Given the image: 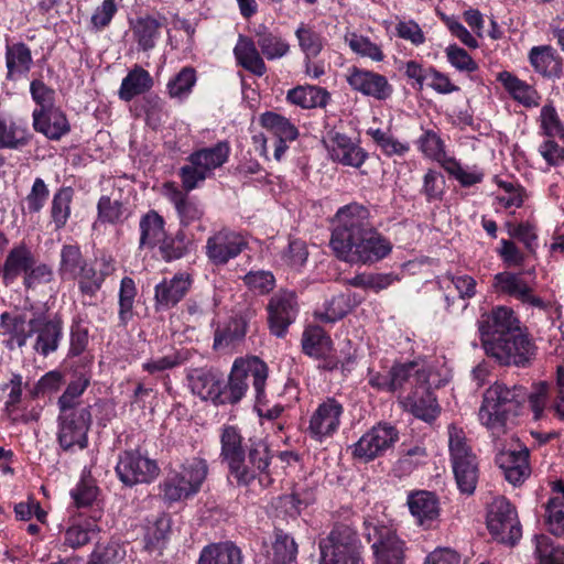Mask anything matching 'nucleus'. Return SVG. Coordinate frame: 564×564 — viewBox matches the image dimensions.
I'll return each mask as SVG.
<instances>
[{"label": "nucleus", "instance_id": "obj_16", "mask_svg": "<svg viewBox=\"0 0 564 564\" xmlns=\"http://www.w3.org/2000/svg\"><path fill=\"white\" fill-rule=\"evenodd\" d=\"M487 528L499 542L516 545L522 536V525L516 507L506 498H496L488 510Z\"/></svg>", "mask_w": 564, "mask_h": 564}, {"label": "nucleus", "instance_id": "obj_38", "mask_svg": "<svg viewBox=\"0 0 564 564\" xmlns=\"http://www.w3.org/2000/svg\"><path fill=\"white\" fill-rule=\"evenodd\" d=\"M330 100V93L315 85H299L286 93V101L302 109H324Z\"/></svg>", "mask_w": 564, "mask_h": 564}, {"label": "nucleus", "instance_id": "obj_58", "mask_svg": "<svg viewBox=\"0 0 564 564\" xmlns=\"http://www.w3.org/2000/svg\"><path fill=\"white\" fill-rule=\"evenodd\" d=\"M197 80L196 70L192 66L183 67L174 77H172L167 85V94L171 98L183 100L187 98Z\"/></svg>", "mask_w": 564, "mask_h": 564}, {"label": "nucleus", "instance_id": "obj_6", "mask_svg": "<svg viewBox=\"0 0 564 564\" xmlns=\"http://www.w3.org/2000/svg\"><path fill=\"white\" fill-rule=\"evenodd\" d=\"M318 550V564H365L356 516L350 509H345L343 519L335 520L328 534L319 539Z\"/></svg>", "mask_w": 564, "mask_h": 564}, {"label": "nucleus", "instance_id": "obj_12", "mask_svg": "<svg viewBox=\"0 0 564 564\" xmlns=\"http://www.w3.org/2000/svg\"><path fill=\"white\" fill-rule=\"evenodd\" d=\"M364 535L375 557V564H404L405 542L397 530L377 518L364 520Z\"/></svg>", "mask_w": 564, "mask_h": 564}, {"label": "nucleus", "instance_id": "obj_11", "mask_svg": "<svg viewBox=\"0 0 564 564\" xmlns=\"http://www.w3.org/2000/svg\"><path fill=\"white\" fill-rule=\"evenodd\" d=\"M449 459L462 494L473 495L479 478V463L464 430L452 423L447 427Z\"/></svg>", "mask_w": 564, "mask_h": 564}, {"label": "nucleus", "instance_id": "obj_34", "mask_svg": "<svg viewBox=\"0 0 564 564\" xmlns=\"http://www.w3.org/2000/svg\"><path fill=\"white\" fill-rule=\"evenodd\" d=\"M192 392L202 400L212 401L215 405H220L221 399V377L212 369H194L187 376Z\"/></svg>", "mask_w": 564, "mask_h": 564}, {"label": "nucleus", "instance_id": "obj_24", "mask_svg": "<svg viewBox=\"0 0 564 564\" xmlns=\"http://www.w3.org/2000/svg\"><path fill=\"white\" fill-rule=\"evenodd\" d=\"M31 326L33 327V335L36 334L33 349L39 355L47 357L58 349L64 336V322L61 315L33 317L31 318Z\"/></svg>", "mask_w": 564, "mask_h": 564}, {"label": "nucleus", "instance_id": "obj_27", "mask_svg": "<svg viewBox=\"0 0 564 564\" xmlns=\"http://www.w3.org/2000/svg\"><path fill=\"white\" fill-rule=\"evenodd\" d=\"M328 140L330 158L336 163L360 169L369 158V153L360 147L359 140L354 141L346 133L330 130Z\"/></svg>", "mask_w": 564, "mask_h": 564}, {"label": "nucleus", "instance_id": "obj_47", "mask_svg": "<svg viewBox=\"0 0 564 564\" xmlns=\"http://www.w3.org/2000/svg\"><path fill=\"white\" fill-rule=\"evenodd\" d=\"M299 545L294 538L282 529L274 530L272 553L267 564H297Z\"/></svg>", "mask_w": 564, "mask_h": 564}, {"label": "nucleus", "instance_id": "obj_1", "mask_svg": "<svg viewBox=\"0 0 564 564\" xmlns=\"http://www.w3.org/2000/svg\"><path fill=\"white\" fill-rule=\"evenodd\" d=\"M329 246L337 259L361 265L380 262L393 249L392 241L372 224L369 208L356 202L339 207L332 218Z\"/></svg>", "mask_w": 564, "mask_h": 564}, {"label": "nucleus", "instance_id": "obj_30", "mask_svg": "<svg viewBox=\"0 0 564 564\" xmlns=\"http://www.w3.org/2000/svg\"><path fill=\"white\" fill-rule=\"evenodd\" d=\"M528 61L533 70L546 79H560L563 75L564 59L551 44L532 46Z\"/></svg>", "mask_w": 564, "mask_h": 564}, {"label": "nucleus", "instance_id": "obj_54", "mask_svg": "<svg viewBox=\"0 0 564 564\" xmlns=\"http://www.w3.org/2000/svg\"><path fill=\"white\" fill-rule=\"evenodd\" d=\"M533 542L535 564H564V545L545 534L534 535Z\"/></svg>", "mask_w": 564, "mask_h": 564}, {"label": "nucleus", "instance_id": "obj_62", "mask_svg": "<svg viewBox=\"0 0 564 564\" xmlns=\"http://www.w3.org/2000/svg\"><path fill=\"white\" fill-rule=\"evenodd\" d=\"M126 556L124 547L117 541L97 544L86 564H119Z\"/></svg>", "mask_w": 564, "mask_h": 564}, {"label": "nucleus", "instance_id": "obj_50", "mask_svg": "<svg viewBox=\"0 0 564 564\" xmlns=\"http://www.w3.org/2000/svg\"><path fill=\"white\" fill-rule=\"evenodd\" d=\"M192 239L183 228H178L174 234L165 232V238L160 241L159 252L166 262L182 259L189 252Z\"/></svg>", "mask_w": 564, "mask_h": 564}, {"label": "nucleus", "instance_id": "obj_25", "mask_svg": "<svg viewBox=\"0 0 564 564\" xmlns=\"http://www.w3.org/2000/svg\"><path fill=\"white\" fill-rule=\"evenodd\" d=\"M259 124L275 139L273 156L281 161L289 150V142L295 141L300 131L291 120L274 111H264L259 116Z\"/></svg>", "mask_w": 564, "mask_h": 564}, {"label": "nucleus", "instance_id": "obj_26", "mask_svg": "<svg viewBox=\"0 0 564 564\" xmlns=\"http://www.w3.org/2000/svg\"><path fill=\"white\" fill-rule=\"evenodd\" d=\"M192 276L186 272H177L172 278H163L154 288V307L156 312L175 307L189 292Z\"/></svg>", "mask_w": 564, "mask_h": 564}, {"label": "nucleus", "instance_id": "obj_23", "mask_svg": "<svg viewBox=\"0 0 564 564\" xmlns=\"http://www.w3.org/2000/svg\"><path fill=\"white\" fill-rule=\"evenodd\" d=\"M66 386L64 392L57 399L58 410L80 409V398L88 389L93 380L90 367L84 362H75L66 371Z\"/></svg>", "mask_w": 564, "mask_h": 564}, {"label": "nucleus", "instance_id": "obj_20", "mask_svg": "<svg viewBox=\"0 0 564 564\" xmlns=\"http://www.w3.org/2000/svg\"><path fill=\"white\" fill-rule=\"evenodd\" d=\"M505 479L513 486L522 485L531 475L530 451L521 443L500 451L495 458Z\"/></svg>", "mask_w": 564, "mask_h": 564}, {"label": "nucleus", "instance_id": "obj_41", "mask_svg": "<svg viewBox=\"0 0 564 564\" xmlns=\"http://www.w3.org/2000/svg\"><path fill=\"white\" fill-rule=\"evenodd\" d=\"M151 74L140 65H134L123 77L118 90L120 100L129 102L138 96L147 95L153 87Z\"/></svg>", "mask_w": 564, "mask_h": 564}, {"label": "nucleus", "instance_id": "obj_2", "mask_svg": "<svg viewBox=\"0 0 564 564\" xmlns=\"http://www.w3.org/2000/svg\"><path fill=\"white\" fill-rule=\"evenodd\" d=\"M485 354L500 366L528 367L536 346L511 307L497 305L477 321Z\"/></svg>", "mask_w": 564, "mask_h": 564}, {"label": "nucleus", "instance_id": "obj_35", "mask_svg": "<svg viewBox=\"0 0 564 564\" xmlns=\"http://www.w3.org/2000/svg\"><path fill=\"white\" fill-rule=\"evenodd\" d=\"M496 79L502 85L510 97L523 107L534 108L540 105L542 97L535 87L520 79L513 73L508 70L499 72Z\"/></svg>", "mask_w": 564, "mask_h": 564}, {"label": "nucleus", "instance_id": "obj_28", "mask_svg": "<svg viewBox=\"0 0 564 564\" xmlns=\"http://www.w3.org/2000/svg\"><path fill=\"white\" fill-rule=\"evenodd\" d=\"M104 514L102 508H95L93 513H79L64 532V544L77 550L90 543L93 536L100 531L98 522Z\"/></svg>", "mask_w": 564, "mask_h": 564}, {"label": "nucleus", "instance_id": "obj_64", "mask_svg": "<svg viewBox=\"0 0 564 564\" xmlns=\"http://www.w3.org/2000/svg\"><path fill=\"white\" fill-rule=\"evenodd\" d=\"M446 181L444 175L436 170L429 169L423 176L421 194L427 203L441 202L445 195Z\"/></svg>", "mask_w": 564, "mask_h": 564}, {"label": "nucleus", "instance_id": "obj_52", "mask_svg": "<svg viewBox=\"0 0 564 564\" xmlns=\"http://www.w3.org/2000/svg\"><path fill=\"white\" fill-rule=\"evenodd\" d=\"M89 327L87 316L77 313L73 315L69 326V347L67 351L68 358L82 356L89 346Z\"/></svg>", "mask_w": 564, "mask_h": 564}, {"label": "nucleus", "instance_id": "obj_33", "mask_svg": "<svg viewBox=\"0 0 564 564\" xmlns=\"http://www.w3.org/2000/svg\"><path fill=\"white\" fill-rule=\"evenodd\" d=\"M494 288L497 292L516 297L522 303H528L534 307L543 308L545 306L544 301L540 296L534 295L527 282L516 273L509 271L497 273L494 278Z\"/></svg>", "mask_w": 564, "mask_h": 564}, {"label": "nucleus", "instance_id": "obj_45", "mask_svg": "<svg viewBox=\"0 0 564 564\" xmlns=\"http://www.w3.org/2000/svg\"><path fill=\"white\" fill-rule=\"evenodd\" d=\"M101 490L90 473L83 474L79 481L70 490V497L77 509H88L93 513L95 508H102Z\"/></svg>", "mask_w": 564, "mask_h": 564}, {"label": "nucleus", "instance_id": "obj_59", "mask_svg": "<svg viewBox=\"0 0 564 564\" xmlns=\"http://www.w3.org/2000/svg\"><path fill=\"white\" fill-rule=\"evenodd\" d=\"M350 313L348 296L344 293L334 295L324 303V311H316L314 317L321 323L334 324Z\"/></svg>", "mask_w": 564, "mask_h": 564}, {"label": "nucleus", "instance_id": "obj_42", "mask_svg": "<svg viewBox=\"0 0 564 564\" xmlns=\"http://www.w3.org/2000/svg\"><path fill=\"white\" fill-rule=\"evenodd\" d=\"M392 393H402L408 386L416 387L426 380L427 375L417 361H395L390 368Z\"/></svg>", "mask_w": 564, "mask_h": 564}, {"label": "nucleus", "instance_id": "obj_48", "mask_svg": "<svg viewBox=\"0 0 564 564\" xmlns=\"http://www.w3.org/2000/svg\"><path fill=\"white\" fill-rule=\"evenodd\" d=\"M75 281H77L78 291L82 295L83 306H96L97 294L101 290L105 281L101 274L97 272L95 265L89 263L84 267V269L77 273Z\"/></svg>", "mask_w": 564, "mask_h": 564}, {"label": "nucleus", "instance_id": "obj_29", "mask_svg": "<svg viewBox=\"0 0 564 564\" xmlns=\"http://www.w3.org/2000/svg\"><path fill=\"white\" fill-rule=\"evenodd\" d=\"M164 189L167 199L176 210L180 228L184 229L202 219L204 209L197 199L189 196L191 192L184 191L182 185L178 187L174 182H166Z\"/></svg>", "mask_w": 564, "mask_h": 564}, {"label": "nucleus", "instance_id": "obj_8", "mask_svg": "<svg viewBox=\"0 0 564 564\" xmlns=\"http://www.w3.org/2000/svg\"><path fill=\"white\" fill-rule=\"evenodd\" d=\"M53 276L52 267L39 261L32 248L24 242L14 245L0 267V278L4 286H10L21 279L26 291L50 283Z\"/></svg>", "mask_w": 564, "mask_h": 564}, {"label": "nucleus", "instance_id": "obj_31", "mask_svg": "<svg viewBox=\"0 0 564 564\" xmlns=\"http://www.w3.org/2000/svg\"><path fill=\"white\" fill-rule=\"evenodd\" d=\"M33 128L50 140L58 141L70 131L66 113L58 106L32 112Z\"/></svg>", "mask_w": 564, "mask_h": 564}, {"label": "nucleus", "instance_id": "obj_46", "mask_svg": "<svg viewBox=\"0 0 564 564\" xmlns=\"http://www.w3.org/2000/svg\"><path fill=\"white\" fill-rule=\"evenodd\" d=\"M302 352L310 358L324 357L325 352L334 350L330 335L319 325H308L302 333Z\"/></svg>", "mask_w": 564, "mask_h": 564}, {"label": "nucleus", "instance_id": "obj_37", "mask_svg": "<svg viewBox=\"0 0 564 564\" xmlns=\"http://www.w3.org/2000/svg\"><path fill=\"white\" fill-rule=\"evenodd\" d=\"M166 221L156 210L150 209L140 217L139 221V249L153 250L165 238Z\"/></svg>", "mask_w": 564, "mask_h": 564}, {"label": "nucleus", "instance_id": "obj_61", "mask_svg": "<svg viewBox=\"0 0 564 564\" xmlns=\"http://www.w3.org/2000/svg\"><path fill=\"white\" fill-rule=\"evenodd\" d=\"M544 525L556 538H564V505L557 497H550L544 505Z\"/></svg>", "mask_w": 564, "mask_h": 564}, {"label": "nucleus", "instance_id": "obj_4", "mask_svg": "<svg viewBox=\"0 0 564 564\" xmlns=\"http://www.w3.org/2000/svg\"><path fill=\"white\" fill-rule=\"evenodd\" d=\"M549 394V383L539 382L534 391L529 392L523 386L508 387L496 382L484 393L481 406L478 412L480 423L486 426L494 436L505 434L508 424L521 415L525 403H529L534 419L540 420L545 408Z\"/></svg>", "mask_w": 564, "mask_h": 564}, {"label": "nucleus", "instance_id": "obj_51", "mask_svg": "<svg viewBox=\"0 0 564 564\" xmlns=\"http://www.w3.org/2000/svg\"><path fill=\"white\" fill-rule=\"evenodd\" d=\"M248 329V321L240 315L232 316L223 327L214 333V348H226L241 341Z\"/></svg>", "mask_w": 564, "mask_h": 564}, {"label": "nucleus", "instance_id": "obj_22", "mask_svg": "<svg viewBox=\"0 0 564 564\" xmlns=\"http://www.w3.org/2000/svg\"><path fill=\"white\" fill-rule=\"evenodd\" d=\"M346 82L352 90L380 101L387 100L393 93V87L384 75L358 66L348 68Z\"/></svg>", "mask_w": 564, "mask_h": 564}, {"label": "nucleus", "instance_id": "obj_36", "mask_svg": "<svg viewBox=\"0 0 564 564\" xmlns=\"http://www.w3.org/2000/svg\"><path fill=\"white\" fill-rule=\"evenodd\" d=\"M0 327L3 335L19 348L24 347L33 336L31 319L28 321L26 314L19 310L3 312L0 315Z\"/></svg>", "mask_w": 564, "mask_h": 564}, {"label": "nucleus", "instance_id": "obj_3", "mask_svg": "<svg viewBox=\"0 0 564 564\" xmlns=\"http://www.w3.org/2000/svg\"><path fill=\"white\" fill-rule=\"evenodd\" d=\"M220 458L228 467V478L239 488L257 482L261 489L274 482L271 471L274 452L267 440L249 437L245 443L237 425L225 424L220 430Z\"/></svg>", "mask_w": 564, "mask_h": 564}, {"label": "nucleus", "instance_id": "obj_18", "mask_svg": "<svg viewBox=\"0 0 564 564\" xmlns=\"http://www.w3.org/2000/svg\"><path fill=\"white\" fill-rule=\"evenodd\" d=\"M265 311L270 333L278 338H284L289 327L295 322L299 314L295 292L289 290L278 291L269 299Z\"/></svg>", "mask_w": 564, "mask_h": 564}, {"label": "nucleus", "instance_id": "obj_39", "mask_svg": "<svg viewBox=\"0 0 564 564\" xmlns=\"http://www.w3.org/2000/svg\"><path fill=\"white\" fill-rule=\"evenodd\" d=\"M4 57L8 80H17L31 70L33 57L30 47L24 42L9 43L7 40Z\"/></svg>", "mask_w": 564, "mask_h": 564}, {"label": "nucleus", "instance_id": "obj_53", "mask_svg": "<svg viewBox=\"0 0 564 564\" xmlns=\"http://www.w3.org/2000/svg\"><path fill=\"white\" fill-rule=\"evenodd\" d=\"M73 198L74 189L70 186H62L54 193L50 215L55 230H61L66 226L72 214Z\"/></svg>", "mask_w": 564, "mask_h": 564}, {"label": "nucleus", "instance_id": "obj_14", "mask_svg": "<svg viewBox=\"0 0 564 564\" xmlns=\"http://www.w3.org/2000/svg\"><path fill=\"white\" fill-rule=\"evenodd\" d=\"M400 438L398 429L389 422H379L350 446L355 460L364 464L383 457Z\"/></svg>", "mask_w": 564, "mask_h": 564}, {"label": "nucleus", "instance_id": "obj_5", "mask_svg": "<svg viewBox=\"0 0 564 564\" xmlns=\"http://www.w3.org/2000/svg\"><path fill=\"white\" fill-rule=\"evenodd\" d=\"M254 36L256 41L240 34L232 52L237 66L256 77H262L268 72L264 59H280L290 53L291 47L285 39L264 24L254 29Z\"/></svg>", "mask_w": 564, "mask_h": 564}, {"label": "nucleus", "instance_id": "obj_15", "mask_svg": "<svg viewBox=\"0 0 564 564\" xmlns=\"http://www.w3.org/2000/svg\"><path fill=\"white\" fill-rule=\"evenodd\" d=\"M115 473L123 486L132 488L153 482L160 474V467L155 459L143 455L140 449H126L118 455Z\"/></svg>", "mask_w": 564, "mask_h": 564}, {"label": "nucleus", "instance_id": "obj_9", "mask_svg": "<svg viewBox=\"0 0 564 564\" xmlns=\"http://www.w3.org/2000/svg\"><path fill=\"white\" fill-rule=\"evenodd\" d=\"M208 475V464L200 457L186 458L176 466L166 469L164 479L159 484L162 500L169 507L195 497Z\"/></svg>", "mask_w": 564, "mask_h": 564}, {"label": "nucleus", "instance_id": "obj_17", "mask_svg": "<svg viewBox=\"0 0 564 564\" xmlns=\"http://www.w3.org/2000/svg\"><path fill=\"white\" fill-rule=\"evenodd\" d=\"M248 248L246 237L230 227H221L206 240L205 254L215 267H225Z\"/></svg>", "mask_w": 564, "mask_h": 564}, {"label": "nucleus", "instance_id": "obj_49", "mask_svg": "<svg viewBox=\"0 0 564 564\" xmlns=\"http://www.w3.org/2000/svg\"><path fill=\"white\" fill-rule=\"evenodd\" d=\"M220 302L221 300L216 289L209 288L194 294L186 301V313L194 317L195 321L208 315H216Z\"/></svg>", "mask_w": 564, "mask_h": 564}, {"label": "nucleus", "instance_id": "obj_63", "mask_svg": "<svg viewBox=\"0 0 564 564\" xmlns=\"http://www.w3.org/2000/svg\"><path fill=\"white\" fill-rule=\"evenodd\" d=\"M119 12V4L117 0H102L94 9L90 20L89 29L95 32H101L110 26L113 18Z\"/></svg>", "mask_w": 564, "mask_h": 564}, {"label": "nucleus", "instance_id": "obj_7", "mask_svg": "<svg viewBox=\"0 0 564 564\" xmlns=\"http://www.w3.org/2000/svg\"><path fill=\"white\" fill-rule=\"evenodd\" d=\"M269 376L268 365L258 356L236 358L227 381L221 378L220 405L238 404L246 395L251 378L256 401L261 403L265 399V386Z\"/></svg>", "mask_w": 564, "mask_h": 564}, {"label": "nucleus", "instance_id": "obj_13", "mask_svg": "<svg viewBox=\"0 0 564 564\" xmlns=\"http://www.w3.org/2000/svg\"><path fill=\"white\" fill-rule=\"evenodd\" d=\"M93 424L91 405L75 410H58L57 443L64 452L88 446V432Z\"/></svg>", "mask_w": 564, "mask_h": 564}, {"label": "nucleus", "instance_id": "obj_21", "mask_svg": "<svg viewBox=\"0 0 564 564\" xmlns=\"http://www.w3.org/2000/svg\"><path fill=\"white\" fill-rule=\"evenodd\" d=\"M406 506L415 522L425 530L435 529L441 517V501L436 492L414 489L408 492Z\"/></svg>", "mask_w": 564, "mask_h": 564}, {"label": "nucleus", "instance_id": "obj_44", "mask_svg": "<svg viewBox=\"0 0 564 564\" xmlns=\"http://www.w3.org/2000/svg\"><path fill=\"white\" fill-rule=\"evenodd\" d=\"M89 264L78 242L64 243L59 251L57 274L62 281H75L77 273Z\"/></svg>", "mask_w": 564, "mask_h": 564}, {"label": "nucleus", "instance_id": "obj_57", "mask_svg": "<svg viewBox=\"0 0 564 564\" xmlns=\"http://www.w3.org/2000/svg\"><path fill=\"white\" fill-rule=\"evenodd\" d=\"M135 282L130 276H123L119 288L118 318L121 326H127L133 317V305L137 296Z\"/></svg>", "mask_w": 564, "mask_h": 564}, {"label": "nucleus", "instance_id": "obj_55", "mask_svg": "<svg viewBox=\"0 0 564 564\" xmlns=\"http://www.w3.org/2000/svg\"><path fill=\"white\" fill-rule=\"evenodd\" d=\"M171 535V520L166 517H160L154 522L153 528L144 535V551L148 553L158 552L163 554Z\"/></svg>", "mask_w": 564, "mask_h": 564}, {"label": "nucleus", "instance_id": "obj_60", "mask_svg": "<svg viewBox=\"0 0 564 564\" xmlns=\"http://www.w3.org/2000/svg\"><path fill=\"white\" fill-rule=\"evenodd\" d=\"M32 134L26 129H20L14 122L7 123L0 117V150L20 149L30 143Z\"/></svg>", "mask_w": 564, "mask_h": 564}, {"label": "nucleus", "instance_id": "obj_56", "mask_svg": "<svg viewBox=\"0 0 564 564\" xmlns=\"http://www.w3.org/2000/svg\"><path fill=\"white\" fill-rule=\"evenodd\" d=\"M294 34L304 57H317L323 51L325 39L312 25L301 22Z\"/></svg>", "mask_w": 564, "mask_h": 564}, {"label": "nucleus", "instance_id": "obj_40", "mask_svg": "<svg viewBox=\"0 0 564 564\" xmlns=\"http://www.w3.org/2000/svg\"><path fill=\"white\" fill-rule=\"evenodd\" d=\"M241 549L232 541L214 542L205 545L197 564H242Z\"/></svg>", "mask_w": 564, "mask_h": 564}, {"label": "nucleus", "instance_id": "obj_43", "mask_svg": "<svg viewBox=\"0 0 564 564\" xmlns=\"http://www.w3.org/2000/svg\"><path fill=\"white\" fill-rule=\"evenodd\" d=\"M165 17L158 19L150 14L135 19L132 25V33L141 51L149 52L155 47L156 41L161 35V29L165 25Z\"/></svg>", "mask_w": 564, "mask_h": 564}, {"label": "nucleus", "instance_id": "obj_10", "mask_svg": "<svg viewBox=\"0 0 564 564\" xmlns=\"http://www.w3.org/2000/svg\"><path fill=\"white\" fill-rule=\"evenodd\" d=\"M231 149L226 140L218 141L212 147L195 149L186 158V164L180 167L177 175L183 189L192 192L214 176L215 170L221 167L229 160Z\"/></svg>", "mask_w": 564, "mask_h": 564}, {"label": "nucleus", "instance_id": "obj_19", "mask_svg": "<svg viewBox=\"0 0 564 564\" xmlns=\"http://www.w3.org/2000/svg\"><path fill=\"white\" fill-rule=\"evenodd\" d=\"M344 404L335 397H327L312 413L307 426V434L316 442L333 437L341 425Z\"/></svg>", "mask_w": 564, "mask_h": 564}, {"label": "nucleus", "instance_id": "obj_32", "mask_svg": "<svg viewBox=\"0 0 564 564\" xmlns=\"http://www.w3.org/2000/svg\"><path fill=\"white\" fill-rule=\"evenodd\" d=\"M406 401L411 413L426 423H433L441 414V406L427 379L414 387Z\"/></svg>", "mask_w": 564, "mask_h": 564}]
</instances>
